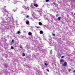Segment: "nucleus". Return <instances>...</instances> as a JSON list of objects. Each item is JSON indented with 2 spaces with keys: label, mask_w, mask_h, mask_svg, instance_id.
<instances>
[{
  "label": "nucleus",
  "mask_w": 75,
  "mask_h": 75,
  "mask_svg": "<svg viewBox=\"0 0 75 75\" xmlns=\"http://www.w3.org/2000/svg\"><path fill=\"white\" fill-rule=\"evenodd\" d=\"M28 34L29 35H32V33H31V32H29Z\"/></svg>",
  "instance_id": "39448f33"
},
{
  "label": "nucleus",
  "mask_w": 75,
  "mask_h": 75,
  "mask_svg": "<svg viewBox=\"0 0 75 75\" xmlns=\"http://www.w3.org/2000/svg\"><path fill=\"white\" fill-rule=\"evenodd\" d=\"M65 58V56H62V57H61L62 58Z\"/></svg>",
  "instance_id": "f3484780"
},
{
  "label": "nucleus",
  "mask_w": 75,
  "mask_h": 75,
  "mask_svg": "<svg viewBox=\"0 0 75 75\" xmlns=\"http://www.w3.org/2000/svg\"><path fill=\"white\" fill-rule=\"evenodd\" d=\"M56 17H58V14H57V15H56Z\"/></svg>",
  "instance_id": "393cba45"
},
{
  "label": "nucleus",
  "mask_w": 75,
  "mask_h": 75,
  "mask_svg": "<svg viewBox=\"0 0 75 75\" xmlns=\"http://www.w3.org/2000/svg\"><path fill=\"white\" fill-rule=\"evenodd\" d=\"M73 72H74V73H75V70H74Z\"/></svg>",
  "instance_id": "5701e85b"
},
{
  "label": "nucleus",
  "mask_w": 75,
  "mask_h": 75,
  "mask_svg": "<svg viewBox=\"0 0 75 75\" xmlns=\"http://www.w3.org/2000/svg\"><path fill=\"white\" fill-rule=\"evenodd\" d=\"M46 2H48L49 1V0H46Z\"/></svg>",
  "instance_id": "aec40b11"
},
{
  "label": "nucleus",
  "mask_w": 75,
  "mask_h": 75,
  "mask_svg": "<svg viewBox=\"0 0 75 75\" xmlns=\"http://www.w3.org/2000/svg\"><path fill=\"white\" fill-rule=\"evenodd\" d=\"M45 65H46V66H47V65H48V64L45 63Z\"/></svg>",
  "instance_id": "f8f14e48"
},
{
  "label": "nucleus",
  "mask_w": 75,
  "mask_h": 75,
  "mask_svg": "<svg viewBox=\"0 0 75 75\" xmlns=\"http://www.w3.org/2000/svg\"><path fill=\"white\" fill-rule=\"evenodd\" d=\"M21 33V32H20V31H18L17 33L16 34H19Z\"/></svg>",
  "instance_id": "0eeeda50"
},
{
  "label": "nucleus",
  "mask_w": 75,
  "mask_h": 75,
  "mask_svg": "<svg viewBox=\"0 0 75 75\" xmlns=\"http://www.w3.org/2000/svg\"><path fill=\"white\" fill-rule=\"evenodd\" d=\"M11 50H13V49H14V47H13L11 46Z\"/></svg>",
  "instance_id": "dca6fc26"
},
{
  "label": "nucleus",
  "mask_w": 75,
  "mask_h": 75,
  "mask_svg": "<svg viewBox=\"0 0 75 75\" xmlns=\"http://www.w3.org/2000/svg\"><path fill=\"white\" fill-rule=\"evenodd\" d=\"M20 48H21V49H23V46H22V45H21V46H20Z\"/></svg>",
  "instance_id": "9b49d317"
},
{
  "label": "nucleus",
  "mask_w": 75,
  "mask_h": 75,
  "mask_svg": "<svg viewBox=\"0 0 75 75\" xmlns=\"http://www.w3.org/2000/svg\"><path fill=\"white\" fill-rule=\"evenodd\" d=\"M52 36H53V37H55V34H52Z\"/></svg>",
  "instance_id": "2eb2a0df"
},
{
  "label": "nucleus",
  "mask_w": 75,
  "mask_h": 75,
  "mask_svg": "<svg viewBox=\"0 0 75 75\" xmlns=\"http://www.w3.org/2000/svg\"><path fill=\"white\" fill-rule=\"evenodd\" d=\"M39 24L40 25H42V23L41 22H39Z\"/></svg>",
  "instance_id": "423d86ee"
},
{
  "label": "nucleus",
  "mask_w": 75,
  "mask_h": 75,
  "mask_svg": "<svg viewBox=\"0 0 75 75\" xmlns=\"http://www.w3.org/2000/svg\"><path fill=\"white\" fill-rule=\"evenodd\" d=\"M26 24H27V25H28V24H30V22L28 21H26Z\"/></svg>",
  "instance_id": "f03ea898"
},
{
  "label": "nucleus",
  "mask_w": 75,
  "mask_h": 75,
  "mask_svg": "<svg viewBox=\"0 0 75 75\" xmlns=\"http://www.w3.org/2000/svg\"><path fill=\"white\" fill-rule=\"evenodd\" d=\"M68 71H69V72H70V71H71V69H68Z\"/></svg>",
  "instance_id": "4468645a"
},
{
  "label": "nucleus",
  "mask_w": 75,
  "mask_h": 75,
  "mask_svg": "<svg viewBox=\"0 0 75 75\" xmlns=\"http://www.w3.org/2000/svg\"><path fill=\"white\" fill-rule=\"evenodd\" d=\"M23 57H24V56H25V53H23Z\"/></svg>",
  "instance_id": "ddd939ff"
},
{
  "label": "nucleus",
  "mask_w": 75,
  "mask_h": 75,
  "mask_svg": "<svg viewBox=\"0 0 75 75\" xmlns=\"http://www.w3.org/2000/svg\"><path fill=\"white\" fill-rule=\"evenodd\" d=\"M28 17H29V16L27 15L26 16V18H28Z\"/></svg>",
  "instance_id": "412c9836"
},
{
  "label": "nucleus",
  "mask_w": 75,
  "mask_h": 75,
  "mask_svg": "<svg viewBox=\"0 0 75 75\" xmlns=\"http://www.w3.org/2000/svg\"><path fill=\"white\" fill-rule=\"evenodd\" d=\"M67 65V62H64V64H63V66L64 67H65Z\"/></svg>",
  "instance_id": "f257e3e1"
},
{
  "label": "nucleus",
  "mask_w": 75,
  "mask_h": 75,
  "mask_svg": "<svg viewBox=\"0 0 75 75\" xmlns=\"http://www.w3.org/2000/svg\"><path fill=\"white\" fill-rule=\"evenodd\" d=\"M36 28H40V27L37 26H36Z\"/></svg>",
  "instance_id": "b1692460"
},
{
  "label": "nucleus",
  "mask_w": 75,
  "mask_h": 75,
  "mask_svg": "<svg viewBox=\"0 0 75 75\" xmlns=\"http://www.w3.org/2000/svg\"><path fill=\"white\" fill-rule=\"evenodd\" d=\"M50 54H52V50H50Z\"/></svg>",
  "instance_id": "4be33fe9"
},
{
  "label": "nucleus",
  "mask_w": 75,
  "mask_h": 75,
  "mask_svg": "<svg viewBox=\"0 0 75 75\" xmlns=\"http://www.w3.org/2000/svg\"><path fill=\"white\" fill-rule=\"evenodd\" d=\"M11 42H14V40H12Z\"/></svg>",
  "instance_id": "a211bd4d"
},
{
  "label": "nucleus",
  "mask_w": 75,
  "mask_h": 75,
  "mask_svg": "<svg viewBox=\"0 0 75 75\" xmlns=\"http://www.w3.org/2000/svg\"><path fill=\"white\" fill-rule=\"evenodd\" d=\"M64 59H61L60 60V62H64Z\"/></svg>",
  "instance_id": "1a4fd4ad"
},
{
  "label": "nucleus",
  "mask_w": 75,
  "mask_h": 75,
  "mask_svg": "<svg viewBox=\"0 0 75 75\" xmlns=\"http://www.w3.org/2000/svg\"><path fill=\"white\" fill-rule=\"evenodd\" d=\"M13 11H17V9H16V8H14L13 9Z\"/></svg>",
  "instance_id": "6e6552de"
},
{
  "label": "nucleus",
  "mask_w": 75,
  "mask_h": 75,
  "mask_svg": "<svg viewBox=\"0 0 75 75\" xmlns=\"http://www.w3.org/2000/svg\"><path fill=\"white\" fill-rule=\"evenodd\" d=\"M46 71H47V72H49V71H50V70H48V69H47Z\"/></svg>",
  "instance_id": "6ab92c4d"
},
{
  "label": "nucleus",
  "mask_w": 75,
  "mask_h": 75,
  "mask_svg": "<svg viewBox=\"0 0 75 75\" xmlns=\"http://www.w3.org/2000/svg\"><path fill=\"white\" fill-rule=\"evenodd\" d=\"M34 6H35V7H38V5H37V4H34Z\"/></svg>",
  "instance_id": "7ed1b4c3"
},
{
  "label": "nucleus",
  "mask_w": 75,
  "mask_h": 75,
  "mask_svg": "<svg viewBox=\"0 0 75 75\" xmlns=\"http://www.w3.org/2000/svg\"><path fill=\"white\" fill-rule=\"evenodd\" d=\"M40 34H43V33H44V32L41 30L40 31Z\"/></svg>",
  "instance_id": "20e7f679"
},
{
  "label": "nucleus",
  "mask_w": 75,
  "mask_h": 75,
  "mask_svg": "<svg viewBox=\"0 0 75 75\" xmlns=\"http://www.w3.org/2000/svg\"><path fill=\"white\" fill-rule=\"evenodd\" d=\"M61 18V17H59L58 18V20H60Z\"/></svg>",
  "instance_id": "9d476101"
}]
</instances>
